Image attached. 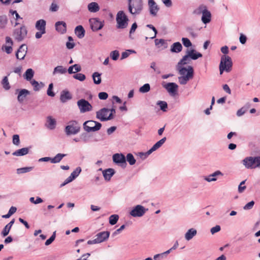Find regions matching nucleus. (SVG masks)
Returning <instances> with one entry per match:
<instances>
[{
    "mask_svg": "<svg viewBox=\"0 0 260 260\" xmlns=\"http://www.w3.org/2000/svg\"><path fill=\"white\" fill-rule=\"evenodd\" d=\"M177 69L179 72L180 77H178L179 82L181 85L186 84L187 82L193 78V69L191 66H188L187 68L177 66Z\"/></svg>",
    "mask_w": 260,
    "mask_h": 260,
    "instance_id": "f257e3e1",
    "label": "nucleus"
},
{
    "mask_svg": "<svg viewBox=\"0 0 260 260\" xmlns=\"http://www.w3.org/2000/svg\"><path fill=\"white\" fill-rule=\"evenodd\" d=\"M129 12L133 15H138L141 14L143 9V4L142 0H128Z\"/></svg>",
    "mask_w": 260,
    "mask_h": 260,
    "instance_id": "f03ea898",
    "label": "nucleus"
},
{
    "mask_svg": "<svg viewBox=\"0 0 260 260\" xmlns=\"http://www.w3.org/2000/svg\"><path fill=\"white\" fill-rule=\"evenodd\" d=\"M232 67V61L231 57L227 55H222L219 64L220 74H222L224 71L229 72Z\"/></svg>",
    "mask_w": 260,
    "mask_h": 260,
    "instance_id": "7ed1b4c3",
    "label": "nucleus"
},
{
    "mask_svg": "<svg viewBox=\"0 0 260 260\" xmlns=\"http://www.w3.org/2000/svg\"><path fill=\"white\" fill-rule=\"evenodd\" d=\"M243 165L247 169L260 168V156L247 157L243 160Z\"/></svg>",
    "mask_w": 260,
    "mask_h": 260,
    "instance_id": "20e7f679",
    "label": "nucleus"
},
{
    "mask_svg": "<svg viewBox=\"0 0 260 260\" xmlns=\"http://www.w3.org/2000/svg\"><path fill=\"white\" fill-rule=\"evenodd\" d=\"M81 127L76 120H71L65 127V132L67 135H76L80 131Z\"/></svg>",
    "mask_w": 260,
    "mask_h": 260,
    "instance_id": "39448f33",
    "label": "nucleus"
},
{
    "mask_svg": "<svg viewBox=\"0 0 260 260\" xmlns=\"http://www.w3.org/2000/svg\"><path fill=\"white\" fill-rule=\"evenodd\" d=\"M84 129L88 132H94L100 130L102 127V124L93 120H88L83 124Z\"/></svg>",
    "mask_w": 260,
    "mask_h": 260,
    "instance_id": "423d86ee",
    "label": "nucleus"
},
{
    "mask_svg": "<svg viewBox=\"0 0 260 260\" xmlns=\"http://www.w3.org/2000/svg\"><path fill=\"white\" fill-rule=\"evenodd\" d=\"M27 30L25 25H22L20 28H16L14 30L13 37L14 39L20 42L23 40L27 36Z\"/></svg>",
    "mask_w": 260,
    "mask_h": 260,
    "instance_id": "0eeeda50",
    "label": "nucleus"
},
{
    "mask_svg": "<svg viewBox=\"0 0 260 260\" xmlns=\"http://www.w3.org/2000/svg\"><path fill=\"white\" fill-rule=\"evenodd\" d=\"M46 22L44 19H40L36 22L35 28L39 30L35 35L36 39H40L46 33Z\"/></svg>",
    "mask_w": 260,
    "mask_h": 260,
    "instance_id": "6e6552de",
    "label": "nucleus"
},
{
    "mask_svg": "<svg viewBox=\"0 0 260 260\" xmlns=\"http://www.w3.org/2000/svg\"><path fill=\"white\" fill-rule=\"evenodd\" d=\"M128 20V19L123 11H120L117 13L116 16V21L117 23L118 28H126L127 26Z\"/></svg>",
    "mask_w": 260,
    "mask_h": 260,
    "instance_id": "1a4fd4ad",
    "label": "nucleus"
},
{
    "mask_svg": "<svg viewBox=\"0 0 260 260\" xmlns=\"http://www.w3.org/2000/svg\"><path fill=\"white\" fill-rule=\"evenodd\" d=\"M109 109L108 108H104L96 112V118L102 121H107L111 120L113 118V116L112 114H109Z\"/></svg>",
    "mask_w": 260,
    "mask_h": 260,
    "instance_id": "9d476101",
    "label": "nucleus"
},
{
    "mask_svg": "<svg viewBox=\"0 0 260 260\" xmlns=\"http://www.w3.org/2000/svg\"><path fill=\"white\" fill-rule=\"evenodd\" d=\"M77 106L81 113H84L92 110V106L85 99H81L78 101Z\"/></svg>",
    "mask_w": 260,
    "mask_h": 260,
    "instance_id": "9b49d317",
    "label": "nucleus"
},
{
    "mask_svg": "<svg viewBox=\"0 0 260 260\" xmlns=\"http://www.w3.org/2000/svg\"><path fill=\"white\" fill-rule=\"evenodd\" d=\"M147 210L148 209H145L143 206L138 205L132 209L129 212V214L132 216L134 217H141Z\"/></svg>",
    "mask_w": 260,
    "mask_h": 260,
    "instance_id": "f8f14e48",
    "label": "nucleus"
},
{
    "mask_svg": "<svg viewBox=\"0 0 260 260\" xmlns=\"http://www.w3.org/2000/svg\"><path fill=\"white\" fill-rule=\"evenodd\" d=\"M89 22L92 30L94 31L101 29L104 26V21H100L98 18L90 19Z\"/></svg>",
    "mask_w": 260,
    "mask_h": 260,
    "instance_id": "ddd939ff",
    "label": "nucleus"
},
{
    "mask_svg": "<svg viewBox=\"0 0 260 260\" xmlns=\"http://www.w3.org/2000/svg\"><path fill=\"white\" fill-rule=\"evenodd\" d=\"M113 160L116 164L120 165L121 167L125 168L126 166V158L122 153H115L113 155Z\"/></svg>",
    "mask_w": 260,
    "mask_h": 260,
    "instance_id": "4468645a",
    "label": "nucleus"
},
{
    "mask_svg": "<svg viewBox=\"0 0 260 260\" xmlns=\"http://www.w3.org/2000/svg\"><path fill=\"white\" fill-rule=\"evenodd\" d=\"M148 6L150 15L153 17L156 16L159 8L155 2L154 0H148Z\"/></svg>",
    "mask_w": 260,
    "mask_h": 260,
    "instance_id": "2eb2a0df",
    "label": "nucleus"
},
{
    "mask_svg": "<svg viewBox=\"0 0 260 260\" xmlns=\"http://www.w3.org/2000/svg\"><path fill=\"white\" fill-rule=\"evenodd\" d=\"M163 87L168 91L169 93L173 95L176 94L178 86V85L173 82L168 83L165 84H163Z\"/></svg>",
    "mask_w": 260,
    "mask_h": 260,
    "instance_id": "dca6fc26",
    "label": "nucleus"
},
{
    "mask_svg": "<svg viewBox=\"0 0 260 260\" xmlns=\"http://www.w3.org/2000/svg\"><path fill=\"white\" fill-rule=\"evenodd\" d=\"M27 51V47L25 44L21 45L16 53V57L18 59L23 60Z\"/></svg>",
    "mask_w": 260,
    "mask_h": 260,
    "instance_id": "f3484780",
    "label": "nucleus"
},
{
    "mask_svg": "<svg viewBox=\"0 0 260 260\" xmlns=\"http://www.w3.org/2000/svg\"><path fill=\"white\" fill-rule=\"evenodd\" d=\"M110 235V232L108 231L102 232L98 233L95 237L97 243H100L107 240Z\"/></svg>",
    "mask_w": 260,
    "mask_h": 260,
    "instance_id": "a211bd4d",
    "label": "nucleus"
},
{
    "mask_svg": "<svg viewBox=\"0 0 260 260\" xmlns=\"http://www.w3.org/2000/svg\"><path fill=\"white\" fill-rule=\"evenodd\" d=\"M223 175V173L220 171L217 170L208 176H204V179L208 182L216 181L217 180L216 177Z\"/></svg>",
    "mask_w": 260,
    "mask_h": 260,
    "instance_id": "6ab92c4d",
    "label": "nucleus"
},
{
    "mask_svg": "<svg viewBox=\"0 0 260 260\" xmlns=\"http://www.w3.org/2000/svg\"><path fill=\"white\" fill-rule=\"evenodd\" d=\"M56 30L61 33H65L67 31V24L64 21H57L55 24Z\"/></svg>",
    "mask_w": 260,
    "mask_h": 260,
    "instance_id": "aec40b11",
    "label": "nucleus"
},
{
    "mask_svg": "<svg viewBox=\"0 0 260 260\" xmlns=\"http://www.w3.org/2000/svg\"><path fill=\"white\" fill-rule=\"evenodd\" d=\"M166 138L164 137L159 141L157 142L148 151V153L151 154L153 151L156 150L157 149L160 148L166 142Z\"/></svg>",
    "mask_w": 260,
    "mask_h": 260,
    "instance_id": "412c9836",
    "label": "nucleus"
},
{
    "mask_svg": "<svg viewBox=\"0 0 260 260\" xmlns=\"http://www.w3.org/2000/svg\"><path fill=\"white\" fill-rule=\"evenodd\" d=\"M201 20L204 24L209 23L211 20V14L207 9L203 12Z\"/></svg>",
    "mask_w": 260,
    "mask_h": 260,
    "instance_id": "4be33fe9",
    "label": "nucleus"
},
{
    "mask_svg": "<svg viewBox=\"0 0 260 260\" xmlns=\"http://www.w3.org/2000/svg\"><path fill=\"white\" fill-rule=\"evenodd\" d=\"M30 93L29 91L25 89H21L18 93L17 99L20 103H22L26 97Z\"/></svg>",
    "mask_w": 260,
    "mask_h": 260,
    "instance_id": "5701e85b",
    "label": "nucleus"
},
{
    "mask_svg": "<svg viewBox=\"0 0 260 260\" xmlns=\"http://www.w3.org/2000/svg\"><path fill=\"white\" fill-rule=\"evenodd\" d=\"M115 174V171L113 169L109 168L103 171V176L107 181L111 180V177Z\"/></svg>",
    "mask_w": 260,
    "mask_h": 260,
    "instance_id": "b1692460",
    "label": "nucleus"
},
{
    "mask_svg": "<svg viewBox=\"0 0 260 260\" xmlns=\"http://www.w3.org/2000/svg\"><path fill=\"white\" fill-rule=\"evenodd\" d=\"M186 53L188 54V56H189L190 59L193 60H196L199 57H201L202 56V54L199 52H196V51L194 49H191L190 50H187Z\"/></svg>",
    "mask_w": 260,
    "mask_h": 260,
    "instance_id": "393cba45",
    "label": "nucleus"
},
{
    "mask_svg": "<svg viewBox=\"0 0 260 260\" xmlns=\"http://www.w3.org/2000/svg\"><path fill=\"white\" fill-rule=\"evenodd\" d=\"M182 50V46L181 44L179 42H175L171 46L170 51L173 53H179Z\"/></svg>",
    "mask_w": 260,
    "mask_h": 260,
    "instance_id": "a878e982",
    "label": "nucleus"
},
{
    "mask_svg": "<svg viewBox=\"0 0 260 260\" xmlns=\"http://www.w3.org/2000/svg\"><path fill=\"white\" fill-rule=\"evenodd\" d=\"M75 32L78 38L82 39L85 36V31L82 25H78L76 27Z\"/></svg>",
    "mask_w": 260,
    "mask_h": 260,
    "instance_id": "bb28decb",
    "label": "nucleus"
},
{
    "mask_svg": "<svg viewBox=\"0 0 260 260\" xmlns=\"http://www.w3.org/2000/svg\"><path fill=\"white\" fill-rule=\"evenodd\" d=\"M72 99V95L68 91L63 90L61 92L60 100L62 103H66Z\"/></svg>",
    "mask_w": 260,
    "mask_h": 260,
    "instance_id": "cd10ccee",
    "label": "nucleus"
},
{
    "mask_svg": "<svg viewBox=\"0 0 260 260\" xmlns=\"http://www.w3.org/2000/svg\"><path fill=\"white\" fill-rule=\"evenodd\" d=\"M29 152V148L27 147L22 148L20 149H18L15 152H14L12 154L14 156H23L27 154H28Z\"/></svg>",
    "mask_w": 260,
    "mask_h": 260,
    "instance_id": "c85d7f7f",
    "label": "nucleus"
},
{
    "mask_svg": "<svg viewBox=\"0 0 260 260\" xmlns=\"http://www.w3.org/2000/svg\"><path fill=\"white\" fill-rule=\"evenodd\" d=\"M87 8L88 11L92 13L97 12L100 10V7L98 4L95 2H92L89 3L88 5Z\"/></svg>",
    "mask_w": 260,
    "mask_h": 260,
    "instance_id": "c756f323",
    "label": "nucleus"
},
{
    "mask_svg": "<svg viewBox=\"0 0 260 260\" xmlns=\"http://www.w3.org/2000/svg\"><path fill=\"white\" fill-rule=\"evenodd\" d=\"M197 230L191 228L188 230L185 234V238L186 240L189 241L197 235Z\"/></svg>",
    "mask_w": 260,
    "mask_h": 260,
    "instance_id": "7c9ffc66",
    "label": "nucleus"
},
{
    "mask_svg": "<svg viewBox=\"0 0 260 260\" xmlns=\"http://www.w3.org/2000/svg\"><path fill=\"white\" fill-rule=\"evenodd\" d=\"M34 71L32 70V69H28L27 70H26L25 73L24 74L23 77L27 81H29L30 82V81L32 80V78L34 76Z\"/></svg>",
    "mask_w": 260,
    "mask_h": 260,
    "instance_id": "2f4dec72",
    "label": "nucleus"
},
{
    "mask_svg": "<svg viewBox=\"0 0 260 260\" xmlns=\"http://www.w3.org/2000/svg\"><path fill=\"white\" fill-rule=\"evenodd\" d=\"M47 127L50 129H53L55 127L56 120L52 118L51 116H48L47 119Z\"/></svg>",
    "mask_w": 260,
    "mask_h": 260,
    "instance_id": "473e14b6",
    "label": "nucleus"
},
{
    "mask_svg": "<svg viewBox=\"0 0 260 260\" xmlns=\"http://www.w3.org/2000/svg\"><path fill=\"white\" fill-rule=\"evenodd\" d=\"M81 172V168L80 167L76 168V169L71 174L70 176L68 177L69 180L71 182L77 177Z\"/></svg>",
    "mask_w": 260,
    "mask_h": 260,
    "instance_id": "72a5a7b5",
    "label": "nucleus"
},
{
    "mask_svg": "<svg viewBox=\"0 0 260 260\" xmlns=\"http://www.w3.org/2000/svg\"><path fill=\"white\" fill-rule=\"evenodd\" d=\"M30 82L31 85L33 86L34 90L35 91H39L44 86V83H43L42 82H40V83H39L38 81L35 80H32L31 81H30Z\"/></svg>",
    "mask_w": 260,
    "mask_h": 260,
    "instance_id": "f704fd0d",
    "label": "nucleus"
},
{
    "mask_svg": "<svg viewBox=\"0 0 260 260\" xmlns=\"http://www.w3.org/2000/svg\"><path fill=\"white\" fill-rule=\"evenodd\" d=\"M67 72L66 68H64L62 66H58L56 67L53 71V74L55 75L56 74H63Z\"/></svg>",
    "mask_w": 260,
    "mask_h": 260,
    "instance_id": "c9c22d12",
    "label": "nucleus"
},
{
    "mask_svg": "<svg viewBox=\"0 0 260 260\" xmlns=\"http://www.w3.org/2000/svg\"><path fill=\"white\" fill-rule=\"evenodd\" d=\"M67 154L58 153L54 157L51 158V163L56 164L59 162Z\"/></svg>",
    "mask_w": 260,
    "mask_h": 260,
    "instance_id": "e433bc0d",
    "label": "nucleus"
},
{
    "mask_svg": "<svg viewBox=\"0 0 260 260\" xmlns=\"http://www.w3.org/2000/svg\"><path fill=\"white\" fill-rule=\"evenodd\" d=\"M190 58H189V56H188V54L187 53L185 55H184L182 58L178 62L177 66H182L183 65L186 64L190 61Z\"/></svg>",
    "mask_w": 260,
    "mask_h": 260,
    "instance_id": "4c0bfd02",
    "label": "nucleus"
},
{
    "mask_svg": "<svg viewBox=\"0 0 260 260\" xmlns=\"http://www.w3.org/2000/svg\"><path fill=\"white\" fill-rule=\"evenodd\" d=\"M101 74L98 72H94L92 74L93 82L95 84H100L101 83Z\"/></svg>",
    "mask_w": 260,
    "mask_h": 260,
    "instance_id": "58836bf2",
    "label": "nucleus"
},
{
    "mask_svg": "<svg viewBox=\"0 0 260 260\" xmlns=\"http://www.w3.org/2000/svg\"><path fill=\"white\" fill-rule=\"evenodd\" d=\"M7 23V16L5 15L0 16V28L3 29L5 28Z\"/></svg>",
    "mask_w": 260,
    "mask_h": 260,
    "instance_id": "ea45409f",
    "label": "nucleus"
},
{
    "mask_svg": "<svg viewBox=\"0 0 260 260\" xmlns=\"http://www.w3.org/2000/svg\"><path fill=\"white\" fill-rule=\"evenodd\" d=\"M207 9L206 6L202 5L200 6L197 9L193 11V13L196 15H200L201 14L203 13V12L205 11Z\"/></svg>",
    "mask_w": 260,
    "mask_h": 260,
    "instance_id": "a19ab883",
    "label": "nucleus"
},
{
    "mask_svg": "<svg viewBox=\"0 0 260 260\" xmlns=\"http://www.w3.org/2000/svg\"><path fill=\"white\" fill-rule=\"evenodd\" d=\"M2 84L3 85V88L5 90H8L10 89L11 86L10 85L7 76H5L4 77L2 81Z\"/></svg>",
    "mask_w": 260,
    "mask_h": 260,
    "instance_id": "79ce46f5",
    "label": "nucleus"
},
{
    "mask_svg": "<svg viewBox=\"0 0 260 260\" xmlns=\"http://www.w3.org/2000/svg\"><path fill=\"white\" fill-rule=\"evenodd\" d=\"M125 158L130 165H134L136 163V159L132 153H128Z\"/></svg>",
    "mask_w": 260,
    "mask_h": 260,
    "instance_id": "37998d69",
    "label": "nucleus"
},
{
    "mask_svg": "<svg viewBox=\"0 0 260 260\" xmlns=\"http://www.w3.org/2000/svg\"><path fill=\"white\" fill-rule=\"evenodd\" d=\"M119 219V216L117 214H113L109 217V223L111 225L115 224Z\"/></svg>",
    "mask_w": 260,
    "mask_h": 260,
    "instance_id": "c03bdc74",
    "label": "nucleus"
},
{
    "mask_svg": "<svg viewBox=\"0 0 260 260\" xmlns=\"http://www.w3.org/2000/svg\"><path fill=\"white\" fill-rule=\"evenodd\" d=\"M33 167H24L17 169V173L18 174H23L31 171Z\"/></svg>",
    "mask_w": 260,
    "mask_h": 260,
    "instance_id": "a18cd8bd",
    "label": "nucleus"
},
{
    "mask_svg": "<svg viewBox=\"0 0 260 260\" xmlns=\"http://www.w3.org/2000/svg\"><path fill=\"white\" fill-rule=\"evenodd\" d=\"M157 105L159 106L160 110L162 111L166 112L167 111L168 104L166 102L159 101L157 103Z\"/></svg>",
    "mask_w": 260,
    "mask_h": 260,
    "instance_id": "49530a36",
    "label": "nucleus"
},
{
    "mask_svg": "<svg viewBox=\"0 0 260 260\" xmlns=\"http://www.w3.org/2000/svg\"><path fill=\"white\" fill-rule=\"evenodd\" d=\"M150 89V85L148 83L145 84L139 88V92L141 93H146Z\"/></svg>",
    "mask_w": 260,
    "mask_h": 260,
    "instance_id": "de8ad7c7",
    "label": "nucleus"
},
{
    "mask_svg": "<svg viewBox=\"0 0 260 260\" xmlns=\"http://www.w3.org/2000/svg\"><path fill=\"white\" fill-rule=\"evenodd\" d=\"M136 53V52L134 50H132V49L126 50L125 51L123 52L122 53L121 59H123L127 58L130 55L131 53Z\"/></svg>",
    "mask_w": 260,
    "mask_h": 260,
    "instance_id": "09e8293b",
    "label": "nucleus"
},
{
    "mask_svg": "<svg viewBox=\"0 0 260 260\" xmlns=\"http://www.w3.org/2000/svg\"><path fill=\"white\" fill-rule=\"evenodd\" d=\"M111 58L114 60H117L119 56V53L118 50H114L111 52L110 54Z\"/></svg>",
    "mask_w": 260,
    "mask_h": 260,
    "instance_id": "8fccbe9b",
    "label": "nucleus"
},
{
    "mask_svg": "<svg viewBox=\"0 0 260 260\" xmlns=\"http://www.w3.org/2000/svg\"><path fill=\"white\" fill-rule=\"evenodd\" d=\"M53 88V84L52 83H50L49 85L47 91V94L48 96L51 97H53L55 96V93L52 91V89Z\"/></svg>",
    "mask_w": 260,
    "mask_h": 260,
    "instance_id": "3c124183",
    "label": "nucleus"
},
{
    "mask_svg": "<svg viewBox=\"0 0 260 260\" xmlns=\"http://www.w3.org/2000/svg\"><path fill=\"white\" fill-rule=\"evenodd\" d=\"M11 229V228L7 224L3 229L1 233L2 236L3 237H6V236H7L9 234Z\"/></svg>",
    "mask_w": 260,
    "mask_h": 260,
    "instance_id": "603ef678",
    "label": "nucleus"
},
{
    "mask_svg": "<svg viewBox=\"0 0 260 260\" xmlns=\"http://www.w3.org/2000/svg\"><path fill=\"white\" fill-rule=\"evenodd\" d=\"M181 41L183 45L186 47H189L192 45L190 41L188 38H182Z\"/></svg>",
    "mask_w": 260,
    "mask_h": 260,
    "instance_id": "864d4df0",
    "label": "nucleus"
},
{
    "mask_svg": "<svg viewBox=\"0 0 260 260\" xmlns=\"http://www.w3.org/2000/svg\"><path fill=\"white\" fill-rule=\"evenodd\" d=\"M56 237V232H54L52 236L46 240L45 242V245L48 246L50 244H51L53 241L55 240Z\"/></svg>",
    "mask_w": 260,
    "mask_h": 260,
    "instance_id": "5fc2aeb1",
    "label": "nucleus"
},
{
    "mask_svg": "<svg viewBox=\"0 0 260 260\" xmlns=\"http://www.w3.org/2000/svg\"><path fill=\"white\" fill-rule=\"evenodd\" d=\"M73 78L80 81H83L85 80L86 77L83 74L77 73V74L73 76Z\"/></svg>",
    "mask_w": 260,
    "mask_h": 260,
    "instance_id": "6e6d98bb",
    "label": "nucleus"
},
{
    "mask_svg": "<svg viewBox=\"0 0 260 260\" xmlns=\"http://www.w3.org/2000/svg\"><path fill=\"white\" fill-rule=\"evenodd\" d=\"M254 205V202L253 201H251L250 202L246 204L244 207L243 209L245 210H248L251 209Z\"/></svg>",
    "mask_w": 260,
    "mask_h": 260,
    "instance_id": "4d7b16f0",
    "label": "nucleus"
},
{
    "mask_svg": "<svg viewBox=\"0 0 260 260\" xmlns=\"http://www.w3.org/2000/svg\"><path fill=\"white\" fill-rule=\"evenodd\" d=\"M13 143L16 146L20 144L19 136L18 135H14L13 136Z\"/></svg>",
    "mask_w": 260,
    "mask_h": 260,
    "instance_id": "13d9d810",
    "label": "nucleus"
},
{
    "mask_svg": "<svg viewBox=\"0 0 260 260\" xmlns=\"http://www.w3.org/2000/svg\"><path fill=\"white\" fill-rule=\"evenodd\" d=\"M59 9V6H58V5L55 3H52L50 7V9H49V10L51 11V12H56L58 11Z\"/></svg>",
    "mask_w": 260,
    "mask_h": 260,
    "instance_id": "bf43d9fd",
    "label": "nucleus"
},
{
    "mask_svg": "<svg viewBox=\"0 0 260 260\" xmlns=\"http://www.w3.org/2000/svg\"><path fill=\"white\" fill-rule=\"evenodd\" d=\"M246 180L242 181L238 186V191L239 193H242L246 189V186H243L245 184Z\"/></svg>",
    "mask_w": 260,
    "mask_h": 260,
    "instance_id": "052dcab7",
    "label": "nucleus"
},
{
    "mask_svg": "<svg viewBox=\"0 0 260 260\" xmlns=\"http://www.w3.org/2000/svg\"><path fill=\"white\" fill-rule=\"evenodd\" d=\"M2 49L4 50L7 54H10L13 50L12 46L10 45L3 46Z\"/></svg>",
    "mask_w": 260,
    "mask_h": 260,
    "instance_id": "680f3d73",
    "label": "nucleus"
},
{
    "mask_svg": "<svg viewBox=\"0 0 260 260\" xmlns=\"http://www.w3.org/2000/svg\"><path fill=\"white\" fill-rule=\"evenodd\" d=\"M187 32L189 34V35L192 37L193 38H195L197 37V34L194 31V30L190 27H188L187 28Z\"/></svg>",
    "mask_w": 260,
    "mask_h": 260,
    "instance_id": "e2e57ef3",
    "label": "nucleus"
},
{
    "mask_svg": "<svg viewBox=\"0 0 260 260\" xmlns=\"http://www.w3.org/2000/svg\"><path fill=\"white\" fill-rule=\"evenodd\" d=\"M165 258H166V257L163 253L155 254L153 256L154 260H162Z\"/></svg>",
    "mask_w": 260,
    "mask_h": 260,
    "instance_id": "0e129e2a",
    "label": "nucleus"
},
{
    "mask_svg": "<svg viewBox=\"0 0 260 260\" xmlns=\"http://www.w3.org/2000/svg\"><path fill=\"white\" fill-rule=\"evenodd\" d=\"M220 230V226L219 225H216L215 226H214L210 229V232L212 235H213L216 233L219 232Z\"/></svg>",
    "mask_w": 260,
    "mask_h": 260,
    "instance_id": "69168bd1",
    "label": "nucleus"
},
{
    "mask_svg": "<svg viewBox=\"0 0 260 260\" xmlns=\"http://www.w3.org/2000/svg\"><path fill=\"white\" fill-rule=\"evenodd\" d=\"M99 98L100 100H106L108 97V94L107 93L105 92H101L99 93Z\"/></svg>",
    "mask_w": 260,
    "mask_h": 260,
    "instance_id": "338daca9",
    "label": "nucleus"
},
{
    "mask_svg": "<svg viewBox=\"0 0 260 260\" xmlns=\"http://www.w3.org/2000/svg\"><path fill=\"white\" fill-rule=\"evenodd\" d=\"M247 109L245 107H242L237 112V115L239 117L242 116L246 111Z\"/></svg>",
    "mask_w": 260,
    "mask_h": 260,
    "instance_id": "774afa93",
    "label": "nucleus"
}]
</instances>
